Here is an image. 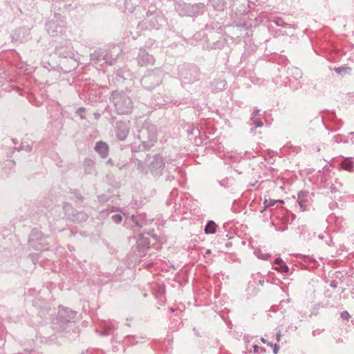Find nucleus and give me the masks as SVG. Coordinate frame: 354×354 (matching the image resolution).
I'll use <instances>...</instances> for the list:
<instances>
[{"label": "nucleus", "mask_w": 354, "mask_h": 354, "mask_svg": "<svg viewBox=\"0 0 354 354\" xmlns=\"http://www.w3.org/2000/svg\"><path fill=\"white\" fill-rule=\"evenodd\" d=\"M108 149V145L102 142L97 143L95 146V150L101 154L102 157H105L107 155Z\"/></svg>", "instance_id": "f257e3e1"}, {"label": "nucleus", "mask_w": 354, "mask_h": 354, "mask_svg": "<svg viewBox=\"0 0 354 354\" xmlns=\"http://www.w3.org/2000/svg\"><path fill=\"white\" fill-rule=\"evenodd\" d=\"M216 223L211 221L208 222L207 225L205 227V231L207 234H213L216 232Z\"/></svg>", "instance_id": "f03ea898"}, {"label": "nucleus", "mask_w": 354, "mask_h": 354, "mask_svg": "<svg viewBox=\"0 0 354 354\" xmlns=\"http://www.w3.org/2000/svg\"><path fill=\"white\" fill-rule=\"evenodd\" d=\"M342 167L346 171H351L353 167V163L349 160H345L342 163Z\"/></svg>", "instance_id": "7ed1b4c3"}, {"label": "nucleus", "mask_w": 354, "mask_h": 354, "mask_svg": "<svg viewBox=\"0 0 354 354\" xmlns=\"http://www.w3.org/2000/svg\"><path fill=\"white\" fill-rule=\"evenodd\" d=\"M335 71L338 73H347V72H349L351 71V68L350 67H348V66H345V67H338V68H335Z\"/></svg>", "instance_id": "20e7f679"}, {"label": "nucleus", "mask_w": 354, "mask_h": 354, "mask_svg": "<svg viewBox=\"0 0 354 354\" xmlns=\"http://www.w3.org/2000/svg\"><path fill=\"white\" fill-rule=\"evenodd\" d=\"M275 269L281 272H287L288 271V268L283 263L282 264L279 265V267H276Z\"/></svg>", "instance_id": "39448f33"}, {"label": "nucleus", "mask_w": 354, "mask_h": 354, "mask_svg": "<svg viewBox=\"0 0 354 354\" xmlns=\"http://www.w3.org/2000/svg\"><path fill=\"white\" fill-rule=\"evenodd\" d=\"M276 203H277V201H272V200L268 201L267 199H266L264 201V204L266 205V207L273 206Z\"/></svg>", "instance_id": "423d86ee"}, {"label": "nucleus", "mask_w": 354, "mask_h": 354, "mask_svg": "<svg viewBox=\"0 0 354 354\" xmlns=\"http://www.w3.org/2000/svg\"><path fill=\"white\" fill-rule=\"evenodd\" d=\"M122 216L119 214H116L113 216V219L116 223H120L122 221Z\"/></svg>", "instance_id": "0eeeda50"}, {"label": "nucleus", "mask_w": 354, "mask_h": 354, "mask_svg": "<svg viewBox=\"0 0 354 354\" xmlns=\"http://www.w3.org/2000/svg\"><path fill=\"white\" fill-rule=\"evenodd\" d=\"M341 317L345 319V320H348L350 317V315L349 314L346 312V311H344L343 312L342 314H341Z\"/></svg>", "instance_id": "6e6552de"}, {"label": "nucleus", "mask_w": 354, "mask_h": 354, "mask_svg": "<svg viewBox=\"0 0 354 354\" xmlns=\"http://www.w3.org/2000/svg\"><path fill=\"white\" fill-rule=\"evenodd\" d=\"M299 205L302 211H305L306 209V206L304 205V202L300 201Z\"/></svg>", "instance_id": "1a4fd4ad"}, {"label": "nucleus", "mask_w": 354, "mask_h": 354, "mask_svg": "<svg viewBox=\"0 0 354 354\" xmlns=\"http://www.w3.org/2000/svg\"><path fill=\"white\" fill-rule=\"evenodd\" d=\"M282 263H283V262L282 259H277L274 261V263H275L276 265H278V266H279V265H280V264H282Z\"/></svg>", "instance_id": "9d476101"}, {"label": "nucleus", "mask_w": 354, "mask_h": 354, "mask_svg": "<svg viewBox=\"0 0 354 354\" xmlns=\"http://www.w3.org/2000/svg\"><path fill=\"white\" fill-rule=\"evenodd\" d=\"M279 348V346L277 344H274V354H277Z\"/></svg>", "instance_id": "9b49d317"}, {"label": "nucleus", "mask_w": 354, "mask_h": 354, "mask_svg": "<svg viewBox=\"0 0 354 354\" xmlns=\"http://www.w3.org/2000/svg\"><path fill=\"white\" fill-rule=\"evenodd\" d=\"M253 348H254V353H257V351H258V349H259V346H257V345H254V346H253Z\"/></svg>", "instance_id": "f8f14e48"}, {"label": "nucleus", "mask_w": 354, "mask_h": 354, "mask_svg": "<svg viewBox=\"0 0 354 354\" xmlns=\"http://www.w3.org/2000/svg\"><path fill=\"white\" fill-rule=\"evenodd\" d=\"M280 336L281 335L280 334H278L277 335V341L279 342L280 341Z\"/></svg>", "instance_id": "ddd939ff"}, {"label": "nucleus", "mask_w": 354, "mask_h": 354, "mask_svg": "<svg viewBox=\"0 0 354 354\" xmlns=\"http://www.w3.org/2000/svg\"><path fill=\"white\" fill-rule=\"evenodd\" d=\"M277 202H279L280 203H283V201H277Z\"/></svg>", "instance_id": "4468645a"}, {"label": "nucleus", "mask_w": 354, "mask_h": 354, "mask_svg": "<svg viewBox=\"0 0 354 354\" xmlns=\"http://www.w3.org/2000/svg\"><path fill=\"white\" fill-rule=\"evenodd\" d=\"M209 252H210V250H208L207 251V253H209Z\"/></svg>", "instance_id": "2eb2a0df"}]
</instances>
